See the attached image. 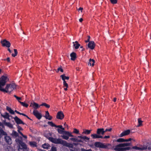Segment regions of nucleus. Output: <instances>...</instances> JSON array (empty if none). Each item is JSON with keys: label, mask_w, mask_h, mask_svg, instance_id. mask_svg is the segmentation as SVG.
Wrapping results in <instances>:
<instances>
[{"label": "nucleus", "mask_w": 151, "mask_h": 151, "mask_svg": "<svg viewBox=\"0 0 151 151\" xmlns=\"http://www.w3.org/2000/svg\"><path fill=\"white\" fill-rule=\"evenodd\" d=\"M57 130L58 133L63 135H61V137L64 139L67 140L68 139L69 137H73V136L71 134V133L69 132H64L59 128H58Z\"/></svg>", "instance_id": "f257e3e1"}, {"label": "nucleus", "mask_w": 151, "mask_h": 151, "mask_svg": "<svg viewBox=\"0 0 151 151\" xmlns=\"http://www.w3.org/2000/svg\"><path fill=\"white\" fill-rule=\"evenodd\" d=\"M15 141L19 145V146L22 147H19L18 149L19 151H21V150H22L23 149L26 150L27 149V145L23 142L22 138L21 137L19 136L18 138L16 139Z\"/></svg>", "instance_id": "f03ea898"}, {"label": "nucleus", "mask_w": 151, "mask_h": 151, "mask_svg": "<svg viewBox=\"0 0 151 151\" xmlns=\"http://www.w3.org/2000/svg\"><path fill=\"white\" fill-rule=\"evenodd\" d=\"M16 85L15 83L8 84L5 89L0 88V91L3 92H5L6 93H11L14 89H15Z\"/></svg>", "instance_id": "7ed1b4c3"}, {"label": "nucleus", "mask_w": 151, "mask_h": 151, "mask_svg": "<svg viewBox=\"0 0 151 151\" xmlns=\"http://www.w3.org/2000/svg\"><path fill=\"white\" fill-rule=\"evenodd\" d=\"M94 145L96 147L107 149H109L111 148V145L109 143L105 145L103 143L99 142H96L94 143Z\"/></svg>", "instance_id": "20e7f679"}, {"label": "nucleus", "mask_w": 151, "mask_h": 151, "mask_svg": "<svg viewBox=\"0 0 151 151\" xmlns=\"http://www.w3.org/2000/svg\"><path fill=\"white\" fill-rule=\"evenodd\" d=\"M48 139L52 142L58 144H61L62 139L60 138H55L52 137H49L48 138Z\"/></svg>", "instance_id": "39448f33"}, {"label": "nucleus", "mask_w": 151, "mask_h": 151, "mask_svg": "<svg viewBox=\"0 0 151 151\" xmlns=\"http://www.w3.org/2000/svg\"><path fill=\"white\" fill-rule=\"evenodd\" d=\"M9 80L7 77L2 76L0 78V84L2 86H4L7 80Z\"/></svg>", "instance_id": "423d86ee"}, {"label": "nucleus", "mask_w": 151, "mask_h": 151, "mask_svg": "<svg viewBox=\"0 0 151 151\" xmlns=\"http://www.w3.org/2000/svg\"><path fill=\"white\" fill-rule=\"evenodd\" d=\"M116 151H125L128 150L130 149L131 148L129 147H114L112 148Z\"/></svg>", "instance_id": "0eeeda50"}, {"label": "nucleus", "mask_w": 151, "mask_h": 151, "mask_svg": "<svg viewBox=\"0 0 151 151\" xmlns=\"http://www.w3.org/2000/svg\"><path fill=\"white\" fill-rule=\"evenodd\" d=\"M33 114L38 119H40L42 117L41 114L39 113L37 110H33Z\"/></svg>", "instance_id": "6e6552de"}, {"label": "nucleus", "mask_w": 151, "mask_h": 151, "mask_svg": "<svg viewBox=\"0 0 151 151\" xmlns=\"http://www.w3.org/2000/svg\"><path fill=\"white\" fill-rule=\"evenodd\" d=\"M1 43L3 47H6L9 48L10 47L11 45V43L10 42L5 39L1 41Z\"/></svg>", "instance_id": "1a4fd4ad"}, {"label": "nucleus", "mask_w": 151, "mask_h": 151, "mask_svg": "<svg viewBox=\"0 0 151 151\" xmlns=\"http://www.w3.org/2000/svg\"><path fill=\"white\" fill-rule=\"evenodd\" d=\"M131 143H124L119 144L115 146V147H126L127 146H129L131 145Z\"/></svg>", "instance_id": "9d476101"}, {"label": "nucleus", "mask_w": 151, "mask_h": 151, "mask_svg": "<svg viewBox=\"0 0 151 151\" xmlns=\"http://www.w3.org/2000/svg\"><path fill=\"white\" fill-rule=\"evenodd\" d=\"M64 117V114L62 111H59L57 113L56 115L57 119L62 120L63 119Z\"/></svg>", "instance_id": "9b49d317"}, {"label": "nucleus", "mask_w": 151, "mask_h": 151, "mask_svg": "<svg viewBox=\"0 0 151 151\" xmlns=\"http://www.w3.org/2000/svg\"><path fill=\"white\" fill-rule=\"evenodd\" d=\"M61 145H63L64 146L70 148H73V145L72 144H69L66 141L63 140H62Z\"/></svg>", "instance_id": "f8f14e48"}, {"label": "nucleus", "mask_w": 151, "mask_h": 151, "mask_svg": "<svg viewBox=\"0 0 151 151\" xmlns=\"http://www.w3.org/2000/svg\"><path fill=\"white\" fill-rule=\"evenodd\" d=\"M95 44L94 42L93 41H91L88 44V47L91 50L93 49L95 47Z\"/></svg>", "instance_id": "ddd939ff"}, {"label": "nucleus", "mask_w": 151, "mask_h": 151, "mask_svg": "<svg viewBox=\"0 0 151 151\" xmlns=\"http://www.w3.org/2000/svg\"><path fill=\"white\" fill-rule=\"evenodd\" d=\"M14 119L16 123L18 124H22L24 125L25 124V123L17 116H15V117L14 118Z\"/></svg>", "instance_id": "4468645a"}, {"label": "nucleus", "mask_w": 151, "mask_h": 151, "mask_svg": "<svg viewBox=\"0 0 151 151\" xmlns=\"http://www.w3.org/2000/svg\"><path fill=\"white\" fill-rule=\"evenodd\" d=\"M30 106H32V107L35 109L34 110H36L37 109L39 108L41 106H40V105H39L37 103L34 102H33V103H31Z\"/></svg>", "instance_id": "2eb2a0df"}, {"label": "nucleus", "mask_w": 151, "mask_h": 151, "mask_svg": "<svg viewBox=\"0 0 151 151\" xmlns=\"http://www.w3.org/2000/svg\"><path fill=\"white\" fill-rule=\"evenodd\" d=\"M5 141L8 144L11 145L12 143V140L10 137L9 136H6L4 137Z\"/></svg>", "instance_id": "dca6fc26"}, {"label": "nucleus", "mask_w": 151, "mask_h": 151, "mask_svg": "<svg viewBox=\"0 0 151 151\" xmlns=\"http://www.w3.org/2000/svg\"><path fill=\"white\" fill-rule=\"evenodd\" d=\"M130 132V130L129 129L125 130L120 134L119 136L120 137H122L125 136L129 134Z\"/></svg>", "instance_id": "f3484780"}, {"label": "nucleus", "mask_w": 151, "mask_h": 151, "mask_svg": "<svg viewBox=\"0 0 151 151\" xmlns=\"http://www.w3.org/2000/svg\"><path fill=\"white\" fill-rule=\"evenodd\" d=\"M97 134L99 135L100 134L103 135L105 132H104V128L98 129L96 131Z\"/></svg>", "instance_id": "a211bd4d"}, {"label": "nucleus", "mask_w": 151, "mask_h": 151, "mask_svg": "<svg viewBox=\"0 0 151 151\" xmlns=\"http://www.w3.org/2000/svg\"><path fill=\"white\" fill-rule=\"evenodd\" d=\"M142 146V148H145L144 150L147 149L148 150L151 149V143L148 142L146 145H144Z\"/></svg>", "instance_id": "6ab92c4d"}, {"label": "nucleus", "mask_w": 151, "mask_h": 151, "mask_svg": "<svg viewBox=\"0 0 151 151\" xmlns=\"http://www.w3.org/2000/svg\"><path fill=\"white\" fill-rule=\"evenodd\" d=\"M91 137H92L93 139H96V138H103V137L102 136L100 135L99 134H92L91 135Z\"/></svg>", "instance_id": "aec40b11"}, {"label": "nucleus", "mask_w": 151, "mask_h": 151, "mask_svg": "<svg viewBox=\"0 0 151 151\" xmlns=\"http://www.w3.org/2000/svg\"><path fill=\"white\" fill-rule=\"evenodd\" d=\"M45 117L46 119H48L49 120H51L52 117V116L50 115L48 111H46L45 115Z\"/></svg>", "instance_id": "412c9836"}, {"label": "nucleus", "mask_w": 151, "mask_h": 151, "mask_svg": "<svg viewBox=\"0 0 151 151\" xmlns=\"http://www.w3.org/2000/svg\"><path fill=\"white\" fill-rule=\"evenodd\" d=\"M73 46L76 49H78L80 46V45L79 44V43L77 41H76L75 42H73Z\"/></svg>", "instance_id": "4be33fe9"}, {"label": "nucleus", "mask_w": 151, "mask_h": 151, "mask_svg": "<svg viewBox=\"0 0 151 151\" xmlns=\"http://www.w3.org/2000/svg\"><path fill=\"white\" fill-rule=\"evenodd\" d=\"M70 139L73 142H78L83 143V141L82 140H79L77 139L74 138H70Z\"/></svg>", "instance_id": "5701e85b"}, {"label": "nucleus", "mask_w": 151, "mask_h": 151, "mask_svg": "<svg viewBox=\"0 0 151 151\" xmlns=\"http://www.w3.org/2000/svg\"><path fill=\"white\" fill-rule=\"evenodd\" d=\"M71 60H74L76 58V54L74 52H72L70 54Z\"/></svg>", "instance_id": "b1692460"}, {"label": "nucleus", "mask_w": 151, "mask_h": 151, "mask_svg": "<svg viewBox=\"0 0 151 151\" xmlns=\"http://www.w3.org/2000/svg\"><path fill=\"white\" fill-rule=\"evenodd\" d=\"M95 60L93 59H90L88 63V65L93 66L94 64Z\"/></svg>", "instance_id": "393cba45"}, {"label": "nucleus", "mask_w": 151, "mask_h": 151, "mask_svg": "<svg viewBox=\"0 0 151 151\" xmlns=\"http://www.w3.org/2000/svg\"><path fill=\"white\" fill-rule=\"evenodd\" d=\"M29 144L31 147H36L37 146V143L35 141L30 142H29Z\"/></svg>", "instance_id": "a878e982"}, {"label": "nucleus", "mask_w": 151, "mask_h": 151, "mask_svg": "<svg viewBox=\"0 0 151 151\" xmlns=\"http://www.w3.org/2000/svg\"><path fill=\"white\" fill-rule=\"evenodd\" d=\"M6 110L8 111L10 114H14V112L11 109L10 107H9L8 106H6Z\"/></svg>", "instance_id": "bb28decb"}, {"label": "nucleus", "mask_w": 151, "mask_h": 151, "mask_svg": "<svg viewBox=\"0 0 151 151\" xmlns=\"http://www.w3.org/2000/svg\"><path fill=\"white\" fill-rule=\"evenodd\" d=\"M116 141L119 142H125V139L123 138H120L117 140H114L113 141Z\"/></svg>", "instance_id": "cd10ccee"}, {"label": "nucleus", "mask_w": 151, "mask_h": 151, "mask_svg": "<svg viewBox=\"0 0 151 151\" xmlns=\"http://www.w3.org/2000/svg\"><path fill=\"white\" fill-rule=\"evenodd\" d=\"M60 77L61 78L62 80L63 81H65V79L68 80L69 78V77L68 76H65V74L61 75Z\"/></svg>", "instance_id": "c85d7f7f"}, {"label": "nucleus", "mask_w": 151, "mask_h": 151, "mask_svg": "<svg viewBox=\"0 0 151 151\" xmlns=\"http://www.w3.org/2000/svg\"><path fill=\"white\" fill-rule=\"evenodd\" d=\"M50 146L49 144L47 143H45L42 146V147L44 149H48Z\"/></svg>", "instance_id": "c756f323"}, {"label": "nucleus", "mask_w": 151, "mask_h": 151, "mask_svg": "<svg viewBox=\"0 0 151 151\" xmlns=\"http://www.w3.org/2000/svg\"><path fill=\"white\" fill-rule=\"evenodd\" d=\"M2 116L4 118L7 119L9 120H10V119L9 118V114L8 113L5 112L4 115Z\"/></svg>", "instance_id": "7c9ffc66"}, {"label": "nucleus", "mask_w": 151, "mask_h": 151, "mask_svg": "<svg viewBox=\"0 0 151 151\" xmlns=\"http://www.w3.org/2000/svg\"><path fill=\"white\" fill-rule=\"evenodd\" d=\"M133 148L134 149H135L137 150H144L145 148H142V146H141L140 147H138L136 146L133 147Z\"/></svg>", "instance_id": "2f4dec72"}, {"label": "nucleus", "mask_w": 151, "mask_h": 151, "mask_svg": "<svg viewBox=\"0 0 151 151\" xmlns=\"http://www.w3.org/2000/svg\"><path fill=\"white\" fill-rule=\"evenodd\" d=\"M5 124L6 125L11 128H13V125L9 122H5Z\"/></svg>", "instance_id": "473e14b6"}, {"label": "nucleus", "mask_w": 151, "mask_h": 151, "mask_svg": "<svg viewBox=\"0 0 151 151\" xmlns=\"http://www.w3.org/2000/svg\"><path fill=\"white\" fill-rule=\"evenodd\" d=\"M40 106H45L46 108H49L50 106L49 105L45 103H43L42 104H41L40 105Z\"/></svg>", "instance_id": "72a5a7b5"}, {"label": "nucleus", "mask_w": 151, "mask_h": 151, "mask_svg": "<svg viewBox=\"0 0 151 151\" xmlns=\"http://www.w3.org/2000/svg\"><path fill=\"white\" fill-rule=\"evenodd\" d=\"M19 103L22 105V106L25 107H27L28 106V104L24 102L19 101Z\"/></svg>", "instance_id": "f704fd0d"}, {"label": "nucleus", "mask_w": 151, "mask_h": 151, "mask_svg": "<svg viewBox=\"0 0 151 151\" xmlns=\"http://www.w3.org/2000/svg\"><path fill=\"white\" fill-rule=\"evenodd\" d=\"M138 124L137 127H140L142 125V121L141 118H139L138 119Z\"/></svg>", "instance_id": "c9c22d12"}, {"label": "nucleus", "mask_w": 151, "mask_h": 151, "mask_svg": "<svg viewBox=\"0 0 151 151\" xmlns=\"http://www.w3.org/2000/svg\"><path fill=\"white\" fill-rule=\"evenodd\" d=\"M14 53H12V56L13 57H15L18 54V52L17 51V50L16 49H14Z\"/></svg>", "instance_id": "e433bc0d"}, {"label": "nucleus", "mask_w": 151, "mask_h": 151, "mask_svg": "<svg viewBox=\"0 0 151 151\" xmlns=\"http://www.w3.org/2000/svg\"><path fill=\"white\" fill-rule=\"evenodd\" d=\"M12 135L13 136H14L15 137L19 136L18 134L15 131H13L12 132Z\"/></svg>", "instance_id": "4c0bfd02"}, {"label": "nucleus", "mask_w": 151, "mask_h": 151, "mask_svg": "<svg viewBox=\"0 0 151 151\" xmlns=\"http://www.w3.org/2000/svg\"><path fill=\"white\" fill-rule=\"evenodd\" d=\"M47 124H48L52 127H55L56 125L53 123L52 122H48Z\"/></svg>", "instance_id": "58836bf2"}, {"label": "nucleus", "mask_w": 151, "mask_h": 151, "mask_svg": "<svg viewBox=\"0 0 151 151\" xmlns=\"http://www.w3.org/2000/svg\"><path fill=\"white\" fill-rule=\"evenodd\" d=\"M0 134L3 135H7L6 133L2 129L0 130Z\"/></svg>", "instance_id": "ea45409f"}, {"label": "nucleus", "mask_w": 151, "mask_h": 151, "mask_svg": "<svg viewBox=\"0 0 151 151\" xmlns=\"http://www.w3.org/2000/svg\"><path fill=\"white\" fill-rule=\"evenodd\" d=\"M91 131V130H88V129L85 130V131H84L83 133H84L85 134H89Z\"/></svg>", "instance_id": "a19ab883"}, {"label": "nucleus", "mask_w": 151, "mask_h": 151, "mask_svg": "<svg viewBox=\"0 0 151 151\" xmlns=\"http://www.w3.org/2000/svg\"><path fill=\"white\" fill-rule=\"evenodd\" d=\"M90 139L88 137L86 136H83L82 138V139L83 140H84L86 142H87V140H88Z\"/></svg>", "instance_id": "79ce46f5"}, {"label": "nucleus", "mask_w": 151, "mask_h": 151, "mask_svg": "<svg viewBox=\"0 0 151 151\" xmlns=\"http://www.w3.org/2000/svg\"><path fill=\"white\" fill-rule=\"evenodd\" d=\"M73 132L76 134H79V131L77 129L74 128L73 129Z\"/></svg>", "instance_id": "37998d69"}, {"label": "nucleus", "mask_w": 151, "mask_h": 151, "mask_svg": "<svg viewBox=\"0 0 151 151\" xmlns=\"http://www.w3.org/2000/svg\"><path fill=\"white\" fill-rule=\"evenodd\" d=\"M50 151H57L56 147L55 146H52L51 147Z\"/></svg>", "instance_id": "c03bdc74"}, {"label": "nucleus", "mask_w": 151, "mask_h": 151, "mask_svg": "<svg viewBox=\"0 0 151 151\" xmlns=\"http://www.w3.org/2000/svg\"><path fill=\"white\" fill-rule=\"evenodd\" d=\"M63 84L64 87H65L66 88H68V85L67 83L65 81H63Z\"/></svg>", "instance_id": "a18cd8bd"}, {"label": "nucleus", "mask_w": 151, "mask_h": 151, "mask_svg": "<svg viewBox=\"0 0 151 151\" xmlns=\"http://www.w3.org/2000/svg\"><path fill=\"white\" fill-rule=\"evenodd\" d=\"M110 1L113 4H116L117 3V0H110Z\"/></svg>", "instance_id": "49530a36"}, {"label": "nucleus", "mask_w": 151, "mask_h": 151, "mask_svg": "<svg viewBox=\"0 0 151 151\" xmlns=\"http://www.w3.org/2000/svg\"><path fill=\"white\" fill-rule=\"evenodd\" d=\"M14 97L19 102V101H20L19 100H21V97H18L16 95H14Z\"/></svg>", "instance_id": "de8ad7c7"}, {"label": "nucleus", "mask_w": 151, "mask_h": 151, "mask_svg": "<svg viewBox=\"0 0 151 151\" xmlns=\"http://www.w3.org/2000/svg\"><path fill=\"white\" fill-rule=\"evenodd\" d=\"M87 37H88V39H87V40L85 41V42L86 43H87L88 42V43H89V42H90V36H88Z\"/></svg>", "instance_id": "09e8293b"}, {"label": "nucleus", "mask_w": 151, "mask_h": 151, "mask_svg": "<svg viewBox=\"0 0 151 151\" xmlns=\"http://www.w3.org/2000/svg\"><path fill=\"white\" fill-rule=\"evenodd\" d=\"M17 128L18 129V130H23V129L20 127L19 125H18L17 126Z\"/></svg>", "instance_id": "8fccbe9b"}, {"label": "nucleus", "mask_w": 151, "mask_h": 151, "mask_svg": "<svg viewBox=\"0 0 151 151\" xmlns=\"http://www.w3.org/2000/svg\"><path fill=\"white\" fill-rule=\"evenodd\" d=\"M132 140H133L134 141H135V140H134L133 139H132L131 138H129L128 139H125V142L130 141Z\"/></svg>", "instance_id": "3c124183"}, {"label": "nucleus", "mask_w": 151, "mask_h": 151, "mask_svg": "<svg viewBox=\"0 0 151 151\" xmlns=\"http://www.w3.org/2000/svg\"><path fill=\"white\" fill-rule=\"evenodd\" d=\"M111 130H112V128H110L109 129H106L105 130H104V132L105 133V132H107V131L110 132L111 131Z\"/></svg>", "instance_id": "603ef678"}, {"label": "nucleus", "mask_w": 151, "mask_h": 151, "mask_svg": "<svg viewBox=\"0 0 151 151\" xmlns=\"http://www.w3.org/2000/svg\"><path fill=\"white\" fill-rule=\"evenodd\" d=\"M58 72L60 71L62 72H63V69L60 68H58Z\"/></svg>", "instance_id": "864d4df0"}, {"label": "nucleus", "mask_w": 151, "mask_h": 151, "mask_svg": "<svg viewBox=\"0 0 151 151\" xmlns=\"http://www.w3.org/2000/svg\"><path fill=\"white\" fill-rule=\"evenodd\" d=\"M55 127H57V128H60V129H61V128L63 127V126L61 125H56Z\"/></svg>", "instance_id": "5fc2aeb1"}, {"label": "nucleus", "mask_w": 151, "mask_h": 151, "mask_svg": "<svg viewBox=\"0 0 151 151\" xmlns=\"http://www.w3.org/2000/svg\"><path fill=\"white\" fill-rule=\"evenodd\" d=\"M23 116H26L27 118L29 119L32 120V119H31L27 115H26L25 114H24Z\"/></svg>", "instance_id": "6e6d98bb"}, {"label": "nucleus", "mask_w": 151, "mask_h": 151, "mask_svg": "<svg viewBox=\"0 0 151 151\" xmlns=\"http://www.w3.org/2000/svg\"><path fill=\"white\" fill-rule=\"evenodd\" d=\"M103 138L102 139H106V138H110L109 136H105L104 137H103Z\"/></svg>", "instance_id": "4d7b16f0"}, {"label": "nucleus", "mask_w": 151, "mask_h": 151, "mask_svg": "<svg viewBox=\"0 0 151 151\" xmlns=\"http://www.w3.org/2000/svg\"><path fill=\"white\" fill-rule=\"evenodd\" d=\"M6 60L7 62H9L10 61V58H7L6 59L4 60Z\"/></svg>", "instance_id": "13d9d810"}, {"label": "nucleus", "mask_w": 151, "mask_h": 151, "mask_svg": "<svg viewBox=\"0 0 151 151\" xmlns=\"http://www.w3.org/2000/svg\"><path fill=\"white\" fill-rule=\"evenodd\" d=\"M17 131H18V133L19 134H20V135H23V134L20 131V130H17Z\"/></svg>", "instance_id": "bf43d9fd"}, {"label": "nucleus", "mask_w": 151, "mask_h": 151, "mask_svg": "<svg viewBox=\"0 0 151 151\" xmlns=\"http://www.w3.org/2000/svg\"><path fill=\"white\" fill-rule=\"evenodd\" d=\"M83 20V18H81L79 19V21L81 22H82Z\"/></svg>", "instance_id": "052dcab7"}, {"label": "nucleus", "mask_w": 151, "mask_h": 151, "mask_svg": "<svg viewBox=\"0 0 151 151\" xmlns=\"http://www.w3.org/2000/svg\"><path fill=\"white\" fill-rule=\"evenodd\" d=\"M23 137H24V138H25V139H27V137L26 136V135H23H23H22Z\"/></svg>", "instance_id": "680f3d73"}, {"label": "nucleus", "mask_w": 151, "mask_h": 151, "mask_svg": "<svg viewBox=\"0 0 151 151\" xmlns=\"http://www.w3.org/2000/svg\"><path fill=\"white\" fill-rule=\"evenodd\" d=\"M17 114H19L20 115H22L23 116V115L24 114V113H21L19 112V111H18L17 112Z\"/></svg>", "instance_id": "e2e57ef3"}, {"label": "nucleus", "mask_w": 151, "mask_h": 151, "mask_svg": "<svg viewBox=\"0 0 151 151\" xmlns=\"http://www.w3.org/2000/svg\"><path fill=\"white\" fill-rule=\"evenodd\" d=\"M83 9V8L82 7H80L78 9V11H79L80 10L82 11Z\"/></svg>", "instance_id": "0e129e2a"}, {"label": "nucleus", "mask_w": 151, "mask_h": 151, "mask_svg": "<svg viewBox=\"0 0 151 151\" xmlns=\"http://www.w3.org/2000/svg\"><path fill=\"white\" fill-rule=\"evenodd\" d=\"M64 132H67L66 131H65V129L63 127L61 129Z\"/></svg>", "instance_id": "69168bd1"}, {"label": "nucleus", "mask_w": 151, "mask_h": 151, "mask_svg": "<svg viewBox=\"0 0 151 151\" xmlns=\"http://www.w3.org/2000/svg\"><path fill=\"white\" fill-rule=\"evenodd\" d=\"M80 48L82 49V50H81V51H82L84 50H85V49L83 48V46H81L80 47Z\"/></svg>", "instance_id": "338daca9"}, {"label": "nucleus", "mask_w": 151, "mask_h": 151, "mask_svg": "<svg viewBox=\"0 0 151 151\" xmlns=\"http://www.w3.org/2000/svg\"><path fill=\"white\" fill-rule=\"evenodd\" d=\"M82 137L83 136H78V138H80L81 139V140L82 139Z\"/></svg>", "instance_id": "774afa93"}]
</instances>
